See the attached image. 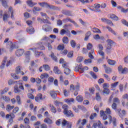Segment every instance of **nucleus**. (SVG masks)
Listing matches in <instances>:
<instances>
[{
  "label": "nucleus",
  "mask_w": 128,
  "mask_h": 128,
  "mask_svg": "<svg viewBox=\"0 0 128 128\" xmlns=\"http://www.w3.org/2000/svg\"><path fill=\"white\" fill-rule=\"evenodd\" d=\"M118 82H116L111 84V88L114 90V88H116V86H118Z\"/></svg>",
  "instance_id": "nucleus-42"
},
{
  "label": "nucleus",
  "mask_w": 128,
  "mask_h": 128,
  "mask_svg": "<svg viewBox=\"0 0 128 128\" xmlns=\"http://www.w3.org/2000/svg\"><path fill=\"white\" fill-rule=\"evenodd\" d=\"M38 4L42 8H51L52 10H58V7H56L54 6H50L46 2H38Z\"/></svg>",
  "instance_id": "nucleus-4"
},
{
  "label": "nucleus",
  "mask_w": 128,
  "mask_h": 128,
  "mask_svg": "<svg viewBox=\"0 0 128 128\" xmlns=\"http://www.w3.org/2000/svg\"><path fill=\"white\" fill-rule=\"evenodd\" d=\"M61 124H62V126H66V124H68V122H67L66 119H63V120H62Z\"/></svg>",
  "instance_id": "nucleus-44"
},
{
  "label": "nucleus",
  "mask_w": 128,
  "mask_h": 128,
  "mask_svg": "<svg viewBox=\"0 0 128 128\" xmlns=\"http://www.w3.org/2000/svg\"><path fill=\"white\" fill-rule=\"evenodd\" d=\"M106 28H107V30H108V32H110L112 34H114V36H116V32H114V30H112V28H110L109 26H106Z\"/></svg>",
  "instance_id": "nucleus-26"
},
{
  "label": "nucleus",
  "mask_w": 128,
  "mask_h": 128,
  "mask_svg": "<svg viewBox=\"0 0 128 128\" xmlns=\"http://www.w3.org/2000/svg\"><path fill=\"white\" fill-rule=\"evenodd\" d=\"M76 100H77L78 102H82L84 100V98L82 95H78L76 98Z\"/></svg>",
  "instance_id": "nucleus-24"
},
{
  "label": "nucleus",
  "mask_w": 128,
  "mask_h": 128,
  "mask_svg": "<svg viewBox=\"0 0 128 128\" xmlns=\"http://www.w3.org/2000/svg\"><path fill=\"white\" fill-rule=\"evenodd\" d=\"M110 90L108 88H106V89H104L103 92L104 94H110Z\"/></svg>",
  "instance_id": "nucleus-58"
},
{
  "label": "nucleus",
  "mask_w": 128,
  "mask_h": 128,
  "mask_svg": "<svg viewBox=\"0 0 128 128\" xmlns=\"http://www.w3.org/2000/svg\"><path fill=\"white\" fill-rule=\"evenodd\" d=\"M107 46L106 48V54H110V50L112 49V46L114 44V42L112 40L110 39H108L106 40Z\"/></svg>",
  "instance_id": "nucleus-3"
},
{
  "label": "nucleus",
  "mask_w": 128,
  "mask_h": 128,
  "mask_svg": "<svg viewBox=\"0 0 128 128\" xmlns=\"http://www.w3.org/2000/svg\"><path fill=\"white\" fill-rule=\"evenodd\" d=\"M35 100L37 102H40V100H42V94H38L35 97Z\"/></svg>",
  "instance_id": "nucleus-15"
},
{
  "label": "nucleus",
  "mask_w": 128,
  "mask_h": 128,
  "mask_svg": "<svg viewBox=\"0 0 128 128\" xmlns=\"http://www.w3.org/2000/svg\"><path fill=\"white\" fill-rule=\"evenodd\" d=\"M53 72L56 74H62V70H60L57 66H54Z\"/></svg>",
  "instance_id": "nucleus-13"
},
{
  "label": "nucleus",
  "mask_w": 128,
  "mask_h": 128,
  "mask_svg": "<svg viewBox=\"0 0 128 128\" xmlns=\"http://www.w3.org/2000/svg\"><path fill=\"white\" fill-rule=\"evenodd\" d=\"M102 86H103L104 90L106 88H110V86L108 83H104V84H103Z\"/></svg>",
  "instance_id": "nucleus-63"
},
{
  "label": "nucleus",
  "mask_w": 128,
  "mask_h": 128,
  "mask_svg": "<svg viewBox=\"0 0 128 128\" xmlns=\"http://www.w3.org/2000/svg\"><path fill=\"white\" fill-rule=\"evenodd\" d=\"M36 46L37 48H30V50H46V48L44 45H42V42H39L37 44H36Z\"/></svg>",
  "instance_id": "nucleus-5"
},
{
  "label": "nucleus",
  "mask_w": 128,
  "mask_h": 128,
  "mask_svg": "<svg viewBox=\"0 0 128 128\" xmlns=\"http://www.w3.org/2000/svg\"><path fill=\"white\" fill-rule=\"evenodd\" d=\"M103 66L104 68L105 72H106V74H110V72H112L111 68L106 66V64H104Z\"/></svg>",
  "instance_id": "nucleus-19"
},
{
  "label": "nucleus",
  "mask_w": 128,
  "mask_h": 128,
  "mask_svg": "<svg viewBox=\"0 0 128 128\" xmlns=\"http://www.w3.org/2000/svg\"><path fill=\"white\" fill-rule=\"evenodd\" d=\"M60 34L61 36H64V34H66V36H70V31L68 30H65L64 29H62L60 32Z\"/></svg>",
  "instance_id": "nucleus-10"
},
{
  "label": "nucleus",
  "mask_w": 128,
  "mask_h": 128,
  "mask_svg": "<svg viewBox=\"0 0 128 128\" xmlns=\"http://www.w3.org/2000/svg\"><path fill=\"white\" fill-rule=\"evenodd\" d=\"M96 98L98 102H100L101 100L100 96V93L96 94Z\"/></svg>",
  "instance_id": "nucleus-57"
},
{
  "label": "nucleus",
  "mask_w": 128,
  "mask_h": 128,
  "mask_svg": "<svg viewBox=\"0 0 128 128\" xmlns=\"http://www.w3.org/2000/svg\"><path fill=\"white\" fill-rule=\"evenodd\" d=\"M65 102L67 104H71V102H74V98H71L70 99H65Z\"/></svg>",
  "instance_id": "nucleus-40"
},
{
  "label": "nucleus",
  "mask_w": 128,
  "mask_h": 128,
  "mask_svg": "<svg viewBox=\"0 0 128 128\" xmlns=\"http://www.w3.org/2000/svg\"><path fill=\"white\" fill-rule=\"evenodd\" d=\"M26 2L28 6H30V8H32V6H36V4H38L37 3L32 2V0H28Z\"/></svg>",
  "instance_id": "nucleus-17"
},
{
  "label": "nucleus",
  "mask_w": 128,
  "mask_h": 128,
  "mask_svg": "<svg viewBox=\"0 0 128 128\" xmlns=\"http://www.w3.org/2000/svg\"><path fill=\"white\" fill-rule=\"evenodd\" d=\"M93 38L94 40H100V35L98 34L94 35Z\"/></svg>",
  "instance_id": "nucleus-62"
},
{
  "label": "nucleus",
  "mask_w": 128,
  "mask_h": 128,
  "mask_svg": "<svg viewBox=\"0 0 128 128\" xmlns=\"http://www.w3.org/2000/svg\"><path fill=\"white\" fill-rule=\"evenodd\" d=\"M43 68H44V70L46 72H48V70H50V67L48 64H43Z\"/></svg>",
  "instance_id": "nucleus-31"
},
{
  "label": "nucleus",
  "mask_w": 128,
  "mask_h": 128,
  "mask_svg": "<svg viewBox=\"0 0 128 128\" xmlns=\"http://www.w3.org/2000/svg\"><path fill=\"white\" fill-rule=\"evenodd\" d=\"M62 42L66 44H68V38L67 36H64L62 38Z\"/></svg>",
  "instance_id": "nucleus-41"
},
{
  "label": "nucleus",
  "mask_w": 128,
  "mask_h": 128,
  "mask_svg": "<svg viewBox=\"0 0 128 128\" xmlns=\"http://www.w3.org/2000/svg\"><path fill=\"white\" fill-rule=\"evenodd\" d=\"M107 62H108V64H110V66H114V64H116L115 60H112L110 59H108Z\"/></svg>",
  "instance_id": "nucleus-34"
},
{
  "label": "nucleus",
  "mask_w": 128,
  "mask_h": 128,
  "mask_svg": "<svg viewBox=\"0 0 128 128\" xmlns=\"http://www.w3.org/2000/svg\"><path fill=\"white\" fill-rule=\"evenodd\" d=\"M84 64H92V59L88 58L87 60H84Z\"/></svg>",
  "instance_id": "nucleus-54"
},
{
  "label": "nucleus",
  "mask_w": 128,
  "mask_h": 128,
  "mask_svg": "<svg viewBox=\"0 0 128 128\" xmlns=\"http://www.w3.org/2000/svg\"><path fill=\"white\" fill-rule=\"evenodd\" d=\"M108 120L110 124H112V122L114 126H116V118H112V117L109 115L108 116Z\"/></svg>",
  "instance_id": "nucleus-8"
},
{
  "label": "nucleus",
  "mask_w": 128,
  "mask_h": 128,
  "mask_svg": "<svg viewBox=\"0 0 128 128\" xmlns=\"http://www.w3.org/2000/svg\"><path fill=\"white\" fill-rule=\"evenodd\" d=\"M24 50L23 49H19L17 50L16 52V56L20 57L22 56L24 54Z\"/></svg>",
  "instance_id": "nucleus-11"
},
{
  "label": "nucleus",
  "mask_w": 128,
  "mask_h": 128,
  "mask_svg": "<svg viewBox=\"0 0 128 128\" xmlns=\"http://www.w3.org/2000/svg\"><path fill=\"white\" fill-rule=\"evenodd\" d=\"M64 114L67 118H74V113L70 110L64 111Z\"/></svg>",
  "instance_id": "nucleus-9"
},
{
  "label": "nucleus",
  "mask_w": 128,
  "mask_h": 128,
  "mask_svg": "<svg viewBox=\"0 0 128 128\" xmlns=\"http://www.w3.org/2000/svg\"><path fill=\"white\" fill-rule=\"evenodd\" d=\"M92 34V32L90 31H88L85 34V38H84V40L86 41L90 38V35Z\"/></svg>",
  "instance_id": "nucleus-25"
},
{
  "label": "nucleus",
  "mask_w": 128,
  "mask_h": 128,
  "mask_svg": "<svg viewBox=\"0 0 128 128\" xmlns=\"http://www.w3.org/2000/svg\"><path fill=\"white\" fill-rule=\"evenodd\" d=\"M100 114L101 116H102V120H108V116H106V112H104V110H100Z\"/></svg>",
  "instance_id": "nucleus-18"
},
{
  "label": "nucleus",
  "mask_w": 128,
  "mask_h": 128,
  "mask_svg": "<svg viewBox=\"0 0 128 128\" xmlns=\"http://www.w3.org/2000/svg\"><path fill=\"white\" fill-rule=\"evenodd\" d=\"M10 119L9 122H14V120H12L14 118L16 117V116H14V113H12L10 114Z\"/></svg>",
  "instance_id": "nucleus-53"
},
{
  "label": "nucleus",
  "mask_w": 128,
  "mask_h": 128,
  "mask_svg": "<svg viewBox=\"0 0 128 128\" xmlns=\"http://www.w3.org/2000/svg\"><path fill=\"white\" fill-rule=\"evenodd\" d=\"M90 74L93 78H94V80L97 78L98 76H96V74L95 72H94L92 71H91L90 72Z\"/></svg>",
  "instance_id": "nucleus-45"
},
{
  "label": "nucleus",
  "mask_w": 128,
  "mask_h": 128,
  "mask_svg": "<svg viewBox=\"0 0 128 128\" xmlns=\"http://www.w3.org/2000/svg\"><path fill=\"white\" fill-rule=\"evenodd\" d=\"M49 76L48 74L46 73H44V74H41L40 76V78H48Z\"/></svg>",
  "instance_id": "nucleus-49"
},
{
  "label": "nucleus",
  "mask_w": 128,
  "mask_h": 128,
  "mask_svg": "<svg viewBox=\"0 0 128 128\" xmlns=\"http://www.w3.org/2000/svg\"><path fill=\"white\" fill-rule=\"evenodd\" d=\"M28 97L30 100H34V96L30 93L28 94Z\"/></svg>",
  "instance_id": "nucleus-61"
},
{
  "label": "nucleus",
  "mask_w": 128,
  "mask_h": 128,
  "mask_svg": "<svg viewBox=\"0 0 128 128\" xmlns=\"http://www.w3.org/2000/svg\"><path fill=\"white\" fill-rule=\"evenodd\" d=\"M110 18L114 20H118V17L116 16L114 14H112L110 15Z\"/></svg>",
  "instance_id": "nucleus-43"
},
{
  "label": "nucleus",
  "mask_w": 128,
  "mask_h": 128,
  "mask_svg": "<svg viewBox=\"0 0 128 128\" xmlns=\"http://www.w3.org/2000/svg\"><path fill=\"white\" fill-rule=\"evenodd\" d=\"M54 104L58 108H60V106H62L63 103L62 102H58V100L55 101Z\"/></svg>",
  "instance_id": "nucleus-37"
},
{
  "label": "nucleus",
  "mask_w": 128,
  "mask_h": 128,
  "mask_svg": "<svg viewBox=\"0 0 128 128\" xmlns=\"http://www.w3.org/2000/svg\"><path fill=\"white\" fill-rule=\"evenodd\" d=\"M62 120L61 119H59L56 121V126H60V124H62Z\"/></svg>",
  "instance_id": "nucleus-64"
},
{
  "label": "nucleus",
  "mask_w": 128,
  "mask_h": 128,
  "mask_svg": "<svg viewBox=\"0 0 128 128\" xmlns=\"http://www.w3.org/2000/svg\"><path fill=\"white\" fill-rule=\"evenodd\" d=\"M68 51L66 50H64L63 51L60 52L62 56H66L68 54Z\"/></svg>",
  "instance_id": "nucleus-59"
},
{
  "label": "nucleus",
  "mask_w": 128,
  "mask_h": 128,
  "mask_svg": "<svg viewBox=\"0 0 128 128\" xmlns=\"http://www.w3.org/2000/svg\"><path fill=\"white\" fill-rule=\"evenodd\" d=\"M128 69L126 68H124L123 70H122L121 74H128Z\"/></svg>",
  "instance_id": "nucleus-56"
},
{
  "label": "nucleus",
  "mask_w": 128,
  "mask_h": 128,
  "mask_svg": "<svg viewBox=\"0 0 128 128\" xmlns=\"http://www.w3.org/2000/svg\"><path fill=\"white\" fill-rule=\"evenodd\" d=\"M92 32L94 34H102L100 30L96 28H94L92 29Z\"/></svg>",
  "instance_id": "nucleus-27"
},
{
  "label": "nucleus",
  "mask_w": 128,
  "mask_h": 128,
  "mask_svg": "<svg viewBox=\"0 0 128 128\" xmlns=\"http://www.w3.org/2000/svg\"><path fill=\"white\" fill-rule=\"evenodd\" d=\"M98 49H99L98 54H99L102 56V59L104 60V58H105L104 52H102V50H104V46H102V44H99L98 45Z\"/></svg>",
  "instance_id": "nucleus-7"
},
{
  "label": "nucleus",
  "mask_w": 128,
  "mask_h": 128,
  "mask_svg": "<svg viewBox=\"0 0 128 128\" xmlns=\"http://www.w3.org/2000/svg\"><path fill=\"white\" fill-rule=\"evenodd\" d=\"M120 99H118V98H114L113 99V104L112 105V110H116V108L118 106V105L116 104H120Z\"/></svg>",
  "instance_id": "nucleus-6"
},
{
  "label": "nucleus",
  "mask_w": 128,
  "mask_h": 128,
  "mask_svg": "<svg viewBox=\"0 0 128 128\" xmlns=\"http://www.w3.org/2000/svg\"><path fill=\"white\" fill-rule=\"evenodd\" d=\"M56 48L58 50H64V44H59L57 46Z\"/></svg>",
  "instance_id": "nucleus-30"
},
{
  "label": "nucleus",
  "mask_w": 128,
  "mask_h": 128,
  "mask_svg": "<svg viewBox=\"0 0 128 128\" xmlns=\"http://www.w3.org/2000/svg\"><path fill=\"white\" fill-rule=\"evenodd\" d=\"M100 4H94V12H100Z\"/></svg>",
  "instance_id": "nucleus-22"
},
{
  "label": "nucleus",
  "mask_w": 128,
  "mask_h": 128,
  "mask_svg": "<svg viewBox=\"0 0 128 128\" xmlns=\"http://www.w3.org/2000/svg\"><path fill=\"white\" fill-rule=\"evenodd\" d=\"M62 14H64V16H72V11L68 10H62Z\"/></svg>",
  "instance_id": "nucleus-16"
},
{
  "label": "nucleus",
  "mask_w": 128,
  "mask_h": 128,
  "mask_svg": "<svg viewBox=\"0 0 128 128\" xmlns=\"http://www.w3.org/2000/svg\"><path fill=\"white\" fill-rule=\"evenodd\" d=\"M16 102L19 106L22 104V101L20 100V96H16Z\"/></svg>",
  "instance_id": "nucleus-33"
},
{
  "label": "nucleus",
  "mask_w": 128,
  "mask_h": 128,
  "mask_svg": "<svg viewBox=\"0 0 128 128\" xmlns=\"http://www.w3.org/2000/svg\"><path fill=\"white\" fill-rule=\"evenodd\" d=\"M2 98L4 100L5 102H10V98H8V96H2Z\"/></svg>",
  "instance_id": "nucleus-48"
},
{
  "label": "nucleus",
  "mask_w": 128,
  "mask_h": 128,
  "mask_svg": "<svg viewBox=\"0 0 128 128\" xmlns=\"http://www.w3.org/2000/svg\"><path fill=\"white\" fill-rule=\"evenodd\" d=\"M0 2H1L2 4V6H4V8H8V2H6V0H0Z\"/></svg>",
  "instance_id": "nucleus-39"
},
{
  "label": "nucleus",
  "mask_w": 128,
  "mask_h": 128,
  "mask_svg": "<svg viewBox=\"0 0 128 128\" xmlns=\"http://www.w3.org/2000/svg\"><path fill=\"white\" fill-rule=\"evenodd\" d=\"M6 60H8V58L4 57V60L2 62V64L0 66L1 70H2V68H4V66L6 65Z\"/></svg>",
  "instance_id": "nucleus-29"
},
{
  "label": "nucleus",
  "mask_w": 128,
  "mask_h": 128,
  "mask_svg": "<svg viewBox=\"0 0 128 128\" xmlns=\"http://www.w3.org/2000/svg\"><path fill=\"white\" fill-rule=\"evenodd\" d=\"M97 114L96 113H92L90 116V118L92 120H94V118H96Z\"/></svg>",
  "instance_id": "nucleus-46"
},
{
  "label": "nucleus",
  "mask_w": 128,
  "mask_h": 128,
  "mask_svg": "<svg viewBox=\"0 0 128 128\" xmlns=\"http://www.w3.org/2000/svg\"><path fill=\"white\" fill-rule=\"evenodd\" d=\"M26 32L30 34H32L34 33V28L32 26H30L29 28L26 29Z\"/></svg>",
  "instance_id": "nucleus-21"
},
{
  "label": "nucleus",
  "mask_w": 128,
  "mask_h": 128,
  "mask_svg": "<svg viewBox=\"0 0 128 128\" xmlns=\"http://www.w3.org/2000/svg\"><path fill=\"white\" fill-rule=\"evenodd\" d=\"M42 30H44V32H52V27L50 26L48 24H44L42 26Z\"/></svg>",
  "instance_id": "nucleus-14"
},
{
  "label": "nucleus",
  "mask_w": 128,
  "mask_h": 128,
  "mask_svg": "<svg viewBox=\"0 0 128 128\" xmlns=\"http://www.w3.org/2000/svg\"><path fill=\"white\" fill-rule=\"evenodd\" d=\"M49 56H50L51 58H52V60H54L56 62H58V57H56L55 56V54L54 52H52L50 55Z\"/></svg>",
  "instance_id": "nucleus-20"
},
{
  "label": "nucleus",
  "mask_w": 128,
  "mask_h": 128,
  "mask_svg": "<svg viewBox=\"0 0 128 128\" xmlns=\"http://www.w3.org/2000/svg\"><path fill=\"white\" fill-rule=\"evenodd\" d=\"M20 72V66H18L16 68V74H18Z\"/></svg>",
  "instance_id": "nucleus-55"
},
{
  "label": "nucleus",
  "mask_w": 128,
  "mask_h": 128,
  "mask_svg": "<svg viewBox=\"0 0 128 128\" xmlns=\"http://www.w3.org/2000/svg\"><path fill=\"white\" fill-rule=\"evenodd\" d=\"M14 108V106H10V104H8L6 107V110L7 112H10L12 110H13V108Z\"/></svg>",
  "instance_id": "nucleus-32"
},
{
  "label": "nucleus",
  "mask_w": 128,
  "mask_h": 128,
  "mask_svg": "<svg viewBox=\"0 0 128 128\" xmlns=\"http://www.w3.org/2000/svg\"><path fill=\"white\" fill-rule=\"evenodd\" d=\"M20 86L16 85L14 87V92L16 93L20 92V90L19 89Z\"/></svg>",
  "instance_id": "nucleus-38"
},
{
  "label": "nucleus",
  "mask_w": 128,
  "mask_h": 128,
  "mask_svg": "<svg viewBox=\"0 0 128 128\" xmlns=\"http://www.w3.org/2000/svg\"><path fill=\"white\" fill-rule=\"evenodd\" d=\"M92 54H94V49L91 50V51L88 52V57L91 58L90 60H94V58Z\"/></svg>",
  "instance_id": "nucleus-23"
},
{
  "label": "nucleus",
  "mask_w": 128,
  "mask_h": 128,
  "mask_svg": "<svg viewBox=\"0 0 128 128\" xmlns=\"http://www.w3.org/2000/svg\"><path fill=\"white\" fill-rule=\"evenodd\" d=\"M8 92V88H6L3 90H0V94H4Z\"/></svg>",
  "instance_id": "nucleus-36"
},
{
  "label": "nucleus",
  "mask_w": 128,
  "mask_h": 128,
  "mask_svg": "<svg viewBox=\"0 0 128 128\" xmlns=\"http://www.w3.org/2000/svg\"><path fill=\"white\" fill-rule=\"evenodd\" d=\"M70 44H71V46L72 48H76V42L74 40H72L70 41Z\"/></svg>",
  "instance_id": "nucleus-50"
},
{
  "label": "nucleus",
  "mask_w": 128,
  "mask_h": 128,
  "mask_svg": "<svg viewBox=\"0 0 128 128\" xmlns=\"http://www.w3.org/2000/svg\"><path fill=\"white\" fill-rule=\"evenodd\" d=\"M66 20L68 22H72V24H74V26H78V24L76 22H74V20H72L70 18H67Z\"/></svg>",
  "instance_id": "nucleus-51"
},
{
  "label": "nucleus",
  "mask_w": 128,
  "mask_h": 128,
  "mask_svg": "<svg viewBox=\"0 0 128 128\" xmlns=\"http://www.w3.org/2000/svg\"><path fill=\"white\" fill-rule=\"evenodd\" d=\"M44 122H46V124H52V120H50V118H46L44 120Z\"/></svg>",
  "instance_id": "nucleus-28"
},
{
  "label": "nucleus",
  "mask_w": 128,
  "mask_h": 128,
  "mask_svg": "<svg viewBox=\"0 0 128 128\" xmlns=\"http://www.w3.org/2000/svg\"><path fill=\"white\" fill-rule=\"evenodd\" d=\"M10 12L11 14V18H14V11H12V7H10L8 11L3 15L2 18L4 22H8V18L10 16Z\"/></svg>",
  "instance_id": "nucleus-1"
},
{
  "label": "nucleus",
  "mask_w": 128,
  "mask_h": 128,
  "mask_svg": "<svg viewBox=\"0 0 128 128\" xmlns=\"http://www.w3.org/2000/svg\"><path fill=\"white\" fill-rule=\"evenodd\" d=\"M92 44L90 43H88L87 45V49L88 50H92Z\"/></svg>",
  "instance_id": "nucleus-60"
},
{
  "label": "nucleus",
  "mask_w": 128,
  "mask_h": 128,
  "mask_svg": "<svg viewBox=\"0 0 128 128\" xmlns=\"http://www.w3.org/2000/svg\"><path fill=\"white\" fill-rule=\"evenodd\" d=\"M16 83L18 86H19V88L22 90H24V86H22V84H24V82L22 80H20L18 82H14L12 80H9L8 82V84L9 86H12V84H14Z\"/></svg>",
  "instance_id": "nucleus-2"
},
{
  "label": "nucleus",
  "mask_w": 128,
  "mask_h": 128,
  "mask_svg": "<svg viewBox=\"0 0 128 128\" xmlns=\"http://www.w3.org/2000/svg\"><path fill=\"white\" fill-rule=\"evenodd\" d=\"M50 108H51V112H54V114H56V107L54 106H50Z\"/></svg>",
  "instance_id": "nucleus-52"
},
{
  "label": "nucleus",
  "mask_w": 128,
  "mask_h": 128,
  "mask_svg": "<svg viewBox=\"0 0 128 128\" xmlns=\"http://www.w3.org/2000/svg\"><path fill=\"white\" fill-rule=\"evenodd\" d=\"M64 74H70V68H66L64 70Z\"/></svg>",
  "instance_id": "nucleus-47"
},
{
  "label": "nucleus",
  "mask_w": 128,
  "mask_h": 128,
  "mask_svg": "<svg viewBox=\"0 0 128 128\" xmlns=\"http://www.w3.org/2000/svg\"><path fill=\"white\" fill-rule=\"evenodd\" d=\"M33 50L34 52L35 56L36 58H40V56H44V52H38L36 51V50Z\"/></svg>",
  "instance_id": "nucleus-12"
},
{
  "label": "nucleus",
  "mask_w": 128,
  "mask_h": 128,
  "mask_svg": "<svg viewBox=\"0 0 128 128\" xmlns=\"http://www.w3.org/2000/svg\"><path fill=\"white\" fill-rule=\"evenodd\" d=\"M50 94L52 98H56V96H58L56 92L54 91H51L50 92Z\"/></svg>",
  "instance_id": "nucleus-35"
}]
</instances>
